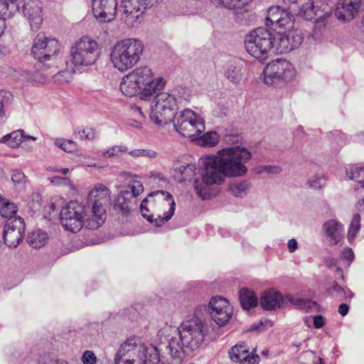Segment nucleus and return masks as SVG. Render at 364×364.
<instances>
[{"label": "nucleus", "mask_w": 364, "mask_h": 364, "mask_svg": "<svg viewBox=\"0 0 364 364\" xmlns=\"http://www.w3.org/2000/svg\"><path fill=\"white\" fill-rule=\"evenodd\" d=\"M171 122L178 134L193 140L205 131L204 120L189 109L175 114Z\"/></svg>", "instance_id": "f8f14e48"}, {"label": "nucleus", "mask_w": 364, "mask_h": 364, "mask_svg": "<svg viewBox=\"0 0 364 364\" xmlns=\"http://www.w3.org/2000/svg\"><path fill=\"white\" fill-rule=\"evenodd\" d=\"M25 231L23 220L20 217L8 219L3 232V238L6 245L16 247L23 240Z\"/></svg>", "instance_id": "f3484780"}, {"label": "nucleus", "mask_w": 364, "mask_h": 364, "mask_svg": "<svg viewBox=\"0 0 364 364\" xmlns=\"http://www.w3.org/2000/svg\"><path fill=\"white\" fill-rule=\"evenodd\" d=\"M230 359L239 364H258L260 358L257 354L250 353L245 343L236 344L229 351Z\"/></svg>", "instance_id": "5701e85b"}, {"label": "nucleus", "mask_w": 364, "mask_h": 364, "mask_svg": "<svg viewBox=\"0 0 364 364\" xmlns=\"http://www.w3.org/2000/svg\"><path fill=\"white\" fill-rule=\"evenodd\" d=\"M326 324V318L321 315L313 317V326L315 328H321Z\"/></svg>", "instance_id": "5fc2aeb1"}, {"label": "nucleus", "mask_w": 364, "mask_h": 364, "mask_svg": "<svg viewBox=\"0 0 364 364\" xmlns=\"http://www.w3.org/2000/svg\"><path fill=\"white\" fill-rule=\"evenodd\" d=\"M286 299L297 309L306 312L309 311L310 309L316 306V303L311 300L294 297L290 294H287Z\"/></svg>", "instance_id": "f704fd0d"}, {"label": "nucleus", "mask_w": 364, "mask_h": 364, "mask_svg": "<svg viewBox=\"0 0 364 364\" xmlns=\"http://www.w3.org/2000/svg\"><path fill=\"white\" fill-rule=\"evenodd\" d=\"M166 336V342L161 344L157 349L165 350L171 356L168 364H180L186 350L198 348L204 340L205 325L198 317L183 321L179 328H171Z\"/></svg>", "instance_id": "7ed1b4c3"}, {"label": "nucleus", "mask_w": 364, "mask_h": 364, "mask_svg": "<svg viewBox=\"0 0 364 364\" xmlns=\"http://www.w3.org/2000/svg\"><path fill=\"white\" fill-rule=\"evenodd\" d=\"M338 311L342 316H345L349 311V306L346 304H341L339 305Z\"/></svg>", "instance_id": "bf43d9fd"}, {"label": "nucleus", "mask_w": 364, "mask_h": 364, "mask_svg": "<svg viewBox=\"0 0 364 364\" xmlns=\"http://www.w3.org/2000/svg\"><path fill=\"white\" fill-rule=\"evenodd\" d=\"M362 0H339L335 14L339 21H350L358 14Z\"/></svg>", "instance_id": "aec40b11"}, {"label": "nucleus", "mask_w": 364, "mask_h": 364, "mask_svg": "<svg viewBox=\"0 0 364 364\" xmlns=\"http://www.w3.org/2000/svg\"><path fill=\"white\" fill-rule=\"evenodd\" d=\"M111 191L102 183L97 184L89 193L87 206L94 219H90L89 225L92 230L97 229L105 221L106 208L110 202Z\"/></svg>", "instance_id": "9b49d317"}, {"label": "nucleus", "mask_w": 364, "mask_h": 364, "mask_svg": "<svg viewBox=\"0 0 364 364\" xmlns=\"http://www.w3.org/2000/svg\"><path fill=\"white\" fill-rule=\"evenodd\" d=\"M326 179L324 176L321 173H317L311 176L308 180L309 186L315 189H320L325 185Z\"/></svg>", "instance_id": "49530a36"}, {"label": "nucleus", "mask_w": 364, "mask_h": 364, "mask_svg": "<svg viewBox=\"0 0 364 364\" xmlns=\"http://www.w3.org/2000/svg\"><path fill=\"white\" fill-rule=\"evenodd\" d=\"M281 171V168L277 166H262L259 168V173L266 172L269 174H279Z\"/></svg>", "instance_id": "603ef678"}, {"label": "nucleus", "mask_w": 364, "mask_h": 364, "mask_svg": "<svg viewBox=\"0 0 364 364\" xmlns=\"http://www.w3.org/2000/svg\"><path fill=\"white\" fill-rule=\"evenodd\" d=\"M4 54H5L4 48H2L0 46V58L2 57L3 55H4Z\"/></svg>", "instance_id": "774afa93"}, {"label": "nucleus", "mask_w": 364, "mask_h": 364, "mask_svg": "<svg viewBox=\"0 0 364 364\" xmlns=\"http://www.w3.org/2000/svg\"><path fill=\"white\" fill-rule=\"evenodd\" d=\"M54 364H69L67 361L65 360H57L54 363Z\"/></svg>", "instance_id": "338daca9"}, {"label": "nucleus", "mask_w": 364, "mask_h": 364, "mask_svg": "<svg viewBox=\"0 0 364 364\" xmlns=\"http://www.w3.org/2000/svg\"><path fill=\"white\" fill-rule=\"evenodd\" d=\"M287 299L274 289L264 291L260 296V305L266 311H274L286 306Z\"/></svg>", "instance_id": "4be33fe9"}, {"label": "nucleus", "mask_w": 364, "mask_h": 364, "mask_svg": "<svg viewBox=\"0 0 364 364\" xmlns=\"http://www.w3.org/2000/svg\"><path fill=\"white\" fill-rule=\"evenodd\" d=\"M90 219H94L91 212L87 211L85 205L77 201H70L60 210V223L66 230L79 232L83 226L89 229Z\"/></svg>", "instance_id": "9d476101"}, {"label": "nucleus", "mask_w": 364, "mask_h": 364, "mask_svg": "<svg viewBox=\"0 0 364 364\" xmlns=\"http://www.w3.org/2000/svg\"><path fill=\"white\" fill-rule=\"evenodd\" d=\"M92 13L100 22H110L117 12V0H92Z\"/></svg>", "instance_id": "a211bd4d"}, {"label": "nucleus", "mask_w": 364, "mask_h": 364, "mask_svg": "<svg viewBox=\"0 0 364 364\" xmlns=\"http://www.w3.org/2000/svg\"><path fill=\"white\" fill-rule=\"evenodd\" d=\"M304 358L314 359L312 362L306 363L304 364H322V359L321 358H317L313 351L309 350L305 352Z\"/></svg>", "instance_id": "864d4df0"}, {"label": "nucleus", "mask_w": 364, "mask_h": 364, "mask_svg": "<svg viewBox=\"0 0 364 364\" xmlns=\"http://www.w3.org/2000/svg\"><path fill=\"white\" fill-rule=\"evenodd\" d=\"M302 41L303 36L299 31L291 30L274 36L269 29L259 27L246 36L245 46L251 56L264 63L273 48L278 53H287L298 48Z\"/></svg>", "instance_id": "f03ea898"}, {"label": "nucleus", "mask_w": 364, "mask_h": 364, "mask_svg": "<svg viewBox=\"0 0 364 364\" xmlns=\"http://www.w3.org/2000/svg\"><path fill=\"white\" fill-rule=\"evenodd\" d=\"M129 154L133 158L144 157L149 159L156 158L157 153L151 149H137L129 152Z\"/></svg>", "instance_id": "37998d69"}, {"label": "nucleus", "mask_w": 364, "mask_h": 364, "mask_svg": "<svg viewBox=\"0 0 364 364\" xmlns=\"http://www.w3.org/2000/svg\"><path fill=\"white\" fill-rule=\"evenodd\" d=\"M346 175L350 180L361 183L364 187V167L352 166L346 170Z\"/></svg>", "instance_id": "4c0bfd02"}, {"label": "nucleus", "mask_w": 364, "mask_h": 364, "mask_svg": "<svg viewBox=\"0 0 364 364\" xmlns=\"http://www.w3.org/2000/svg\"><path fill=\"white\" fill-rule=\"evenodd\" d=\"M304 323L305 325L308 327H311V318L309 316H306L304 318Z\"/></svg>", "instance_id": "0e129e2a"}, {"label": "nucleus", "mask_w": 364, "mask_h": 364, "mask_svg": "<svg viewBox=\"0 0 364 364\" xmlns=\"http://www.w3.org/2000/svg\"><path fill=\"white\" fill-rule=\"evenodd\" d=\"M24 16L33 29L39 28L43 22L42 3L40 0H25L22 7Z\"/></svg>", "instance_id": "412c9836"}, {"label": "nucleus", "mask_w": 364, "mask_h": 364, "mask_svg": "<svg viewBox=\"0 0 364 364\" xmlns=\"http://www.w3.org/2000/svg\"><path fill=\"white\" fill-rule=\"evenodd\" d=\"M128 151V148L122 145L112 146L107 150L101 151V155L105 158H112L120 156Z\"/></svg>", "instance_id": "79ce46f5"}, {"label": "nucleus", "mask_w": 364, "mask_h": 364, "mask_svg": "<svg viewBox=\"0 0 364 364\" xmlns=\"http://www.w3.org/2000/svg\"><path fill=\"white\" fill-rule=\"evenodd\" d=\"M69 171V169L67 168H59V173H62L63 175H66Z\"/></svg>", "instance_id": "69168bd1"}, {"label": "nucleus", "mask_w": 364, "mask_h": 364, "mask_svg": "<svg viewBox=\"0 0 364 364\" xmlns=\"http://www.w3.org/2000/svg\"><path fill=\"white\" fill-rule=\"evenodd\" d=\"M153 77L154 73L149 66H139L122 77L119 89L125 96H135Z\"/></svg>", "instance_id": "4468645a"}, {"label": "nucleus", "mask_w": 364, "mask_h": 364, "mask_svg": "<svg viewBox=\"0 0 364 364\" xmlns=\"http://www.w3.org/2000/svg\"><path fill=\"white\" fill-rule=\"evenodd\" d=\"M56 146L68 153H73L77 150V144L74 141L58 138L54 140Z\"/></svg>", "instance_id": "58836bf2"}, {"label": "nucleus", "mask_w": 364, "mask_h": 364, "mask_svg": "<svg viewBox=\"0 0 364 364\" xmlns=\"http://www.w3.org/2000/svg\"><path fill=\"white\" fill-rule=\"evenodd\" d=\"M195 166L193 164L181 165L176 168V171L181 175V180L186 181L193 174Z\"/></svg>", "instance_id": "a18cd8bd"}, {"label": "nucleus", "mask_w": 364, "mask_h": 364, "mask_svg": "<svg viewBox=\"0 0 364 364\" xmlns=\"http://www.w3.org/2000/svg\"><path fill=\"white\" fill-rule=\"evenodd\" d=\"M18 0H0V18L4 21L18 11Z\"/></svg>", "instance_id": "c756f323"}, {"label": "nucleus", "mask_w": 364, "mask_h": 364, "mask_svg": "<svg viewBox=\"0 0 364 364\" xmlns=\"http://www.w3.org/2000/svg\"><path fill=\"white\" fill-rule=\"evenodd\" d=\"M11 179L16 187L23 188L26 183V176L20 170H15L13 172Z\"/></svg>", "instance_id": "09e8293b"}, {"label": "nucleus", "mask_w": 364, "mask_h": 364, "mask_svg": "<svg viewBox=\"0 0 364 364\" xmlns=\"http://www.w3.org/2000/svg\"><path fill=\"white\" fill-rule=\"evenodd\" d=\"M66 178H62V177H53L50 178V182L54 184H58L63 181H66Z\"/></svg>", "instance_id": "680f3d73"}, {"label": "nucleus", "mask_w": 364, "mask_h": 364, "mask_svg": "<svg viewBox=\"0 0 364 364\" xmlns=\"http://www.w3.org/2000/svg\"><path fill=\"white\" fill-rule=\"evenodd\" d=\"M159 361L157 349L135 337L122 343L114 358V364H158Z\"/></svg>", "instance_id": "39448f33"}, {"label": "nucleus", "mask_w": 364, "mask_h": 364, "mask_svg": "<svg viewBox=\"0 0 364 364\" xmlns=\"http://www.w3.org/2000/svg\"><path fill=\"white\" fill-rule=\"evenodd\" d=\"M60 46L57 40L39 33L33 39L31 53L38 60L35 70H26L23 77L31 82H44L49 76L55 73L54 64L60 51Z\"/></svg>", "instance_id": "20e7f679"}, {"label": "nucleus", "mask_w": 364, "mask_h": 364, "mask_svg": "<svg viewBox=\"0 0 364 364\" xmlns=\"http://www.w3.org/2000/svg\"><path fill=\"white\" fill-rule=\"evenodd\" d=\"M252 158L251 153L241 146H233L218 151L215 156L203 160L201 178L194 182L198 196L203 200L211 196L210 186L224 181V177H241L247 172L245 166Z\"/></svg>", "instance_id": "f257e3e1"}, {"label": "nucleus", "mask_w": 364, "mask_h": 364, "mask_svg": "<svg viewBox=\"0 0 364 364\" xmlns=\"http://www.w3.org/2000/svg\"><path fill=\"white\" fill-rule=\"evenodd\" d=\"M144 50V43L137 38L121 40L112 47L110 61L115 69L124 73L139 63Z\"/></svg>", "instance_id": "423d86ee"}, {"label": "nucleus", "mask_w": 364, "mask_h": 364, "mask_svg": "<svg viewBox=\"0 0 364 364\" xmlns=\"http://www.w3.org/2000/svg\"><path fill=\"white\" fill-rule=\"evenodd\" d=\"M225 75L231 82L238 84L242 79V68L239 65H230L225 71Z\"/></svg>", "instance_id": "e433bc0d"}, {"label": "nucleus", "mask_w": 364, "mask_h": 364, "mask_svg": "<svg viewBox=\"0 0 364 364\" xmlns=\"http://www.w3.org/2000/svg\"><path fill=\"white\" fill-rule=\"evenodd\" d=\"M208 311L211 319L219 326L229 323L233 315V306L225 297L212 296L208 305Z\"/></svg>", "instance_id": "2eb2a0df"}, {"label": "nucleus", "mask_w": 364, "mask_h": 364, "mask_svg": "<svg viewBox=\"0 0 364 364\" xmlns=\"http://www.w3.org/2000/svg\"><path fill=\"white\" fill-rule=\"evenodd\" d=\"M328 290L333 293H336L338 296H341L342 294H346V291L344 288L338 285L336 282H333L332 286L328 289Z\"/></svg>", "instance_id": "4d7b16f0"}, {"label": "nucleus", "mask_w": 364, "mask_h": 364, "mask_svg": "<svg viewBox=\"0 0 364 364\" xmlns=\"http://www.w3.org/2000/svg\"><path fill=\"white\" fill-rule=\"evenodd\" d=\"M129 188H130V197L133 199L136 198L144 191V186L139 181L133 180L129 183Z\"/></svg>", "instance_id": "de8ad7c7"}, {"label": "nucleus", "mask_w": 364, "mask_h": 364, "mask_svg": "<svg viewBox=\"0 0 364 364\" xmlns=\"http://www.w3.org/2000/svg\"><path fill=\"white\" fill-rule=\"evenodd\" d=\"M129 190L122 191L117 197L114 203V208L121 211L123 214H127L132 203V198L130 197Z\"/></svg>", "instance_id": "c85d7f7f"}, {"label": "nucleus", "mask_w": 364, "mask_h": 364, "mask_svg": "<svg viewBox=\"0 0 364 364\" xmlns=\"http://www.w3.org/2000/svg\"><path fill=\"white\" fill-rule=\"evenodd\" d=\"M17 212V206L8 199L0 196V213L3 218L14 219Z\"/></svg>", "instance_id": "72a5a7b5"}, {"label": "nucleus", "mask_w": 364, "mask_h": 364, "mask_svg": "<svg viewBox=\"0 0 364 364\" xmlns=\"http://www.w3.org/2000/svg\"><path fill=\"white\" fill-rule=\"evenodd\" d=\"M101 55V47L90 36H82L72 46L70 60L77 68L94 65Z\"/></svg>", "instance_id": "1a4fd4ad"}, {"label": "nucleus", "mask_w": 364, "mask_h": 364, "mask_svg": "<svg viewBox=\"0 0 364 364\" xmlns=\"http://www.w3.org/2000/svg\"><path fill=\"white\" fill-rule=\"evenodd\" d=\"M239 299L242 307L245 310L254 308L258 304V298L256 294L246 288L240 289Z\"/></svg>", "instance_id": "cd10ccee"}, {"label": "nucleus", "mask_w": 364, "mask_h": 364, "mask_svg": "<svg viewBox=\"0 0 364 364\" xmlns=\"http://www.w3.org/2000/svg\"><path fill=\"white\" fill-rule=\"evenodd\" d=\"M218 8L226 9H243L251 0H210Z\"/></svg>", "instance_id": "2f4dec72"}, {"label": "nucleus", "mask_w": 364, "mask_h": 364, "mask_svg": "<svg viewBox=\"0 0 364 364\" xmlns=\"http://www.w3.org/2000/svg\"><path fill=\"white\" fill-rule=\"evenodd\" d=\"M293 15L279 6L270 7L266 17L267 25H275L279 27H291L293 24Z\"/></svg>", "instance_id": "b1692460"}, {"label": "nucleus", "mask_w": 364, "mask_h": 364, "mask_svg": "<svg viewBox=\"0 0 364 364\" xmlns=\"http://www.w3.org/2000/svg\"><path fill=\"white\" fill-rule=\"evenodd\" d=\"M360 228V216L359 214H354L348 232V239L350 242L353 241Z\"/></svg>", "instance_id": "ea45409f"}, {"label": "nucleus", "mask_w": 364, "mask_h": 364, "mask_svg": "<svg viewBox=\"0 0 364 364\" xmlns=\"http://www.w3.org/2000/svg\"><path fill=\"white\" fill-rule=\"evenodd\" d=\"M77 133L82 140L92 141L95 138V130L91 127L78 128Z\"/></svg>", "instance_id": "c03bdc74"}, {"label": "nucleus", "mask_w": 364, "mask_h": 364, "mask_svg": "<svg viewBox=\"0 0 364 364\" xmlns=\"http://www.w3.org/2000/svg\"><path fill=\"white\" fill-rule=\"evenodd\" d=\"M156 0H122L119 13L129 24L140 20L145 11L154 6Z\"/></svg>", "instance_id": "dca6fc26"}, {"label": "nucleus", "mask_w": 364, "mask_h": 364, "mask_svg": "<svg viewBox=\"0 0 364 364\" xmlns=\"http://www.w3.org/2000/svg\"><path fill=\"white\" fill-rule=\"evenodd\" d=\"M14 97L10 92L0 91V121L4 122L9 117V107Z\"/></svg>", "instance_id": "7c9ffc66"}, {"label": "nucleus", "mask_w": 364, "mask_h": 364, "mask_svg": "<svg viewBox=\"0 0 364 364\" xmlns=\"http://www.w3.org/2000/svg\"><path fill=\"white\" fill-rule=\"evenodd\" d=\"M184 89L174 91L173 94L161 92L154 97V105L151 106L150 113L151 119L159 125L167 124L172 121L174 117V110L178 103L188 101L189 95H186Z\"/></svg>", "instance_id": "0eeeda50"}, {"label": "nucleus", "mask_w": 364, "mask_h": 364, "mask_svg": "<svg viewBox=\"0 0 364 364\" xmlns=\"http://www.w3.org/2000/svg\"><path fill=\"white\" fill-rule=\"evenodd\" d=\"M48 237L46 232L37 230L28 236V242L33 248H40L45 245Z\"/></svg>", "instance_id": "473e14b6"}, {"label": "nucleus", "mask_w": 364, "mask_h": 364, "mask_svg": "<svg viewBox=\"0 0 364 364\" xmlns=\"http://www.w3.org/2000/svg\"><path fill=\"white\" fill-rule=\"evenodd\" d=\"M6 28V23L3 19L0 18V37L4 33Z\"/></svg>", "instance_id": "e2e57ef3"}, {"label": "nucleus", "mask_w": 364, "mask_h": 364, "mask_svg": "<svg viewBox=\"0 0 364 364\" xmlns=\"http://www.w3.org/2000/svg\"><path fill=\"white\" fill-rule=\"evenodd\" d=\"M28 140L35 141L37 140V137L26 134L23 129H18L4 135L0 139V142L14 149L18 148L22 143Z\"/></svg>", "instance_id": "393cba45"}, {"label": "nucleus", "mask_w": 364, "mask_h": 364, "mask_svg": "<svg viewBox=\"0 0 364 364\" xmlns=\"http://www.w3.org/2000/svg\"><path fill=\"white\" fill-rule=\"evenodd\" d=\"M342 257L344 259L348 262V264L349 265L350 263L353 260L355 256L351 248L346 247L342 252Z\"/></svg>", "instance_id": "6e6d98bb"}, {"label": "nucleus", "mask_w": 364, "mask_h": 364, "mask_svg": "<svg viewBox=\"0 0 364 364\" xmlns=\"http://www.w3.org/2000/svg\"><path fill=\"white\" fill-rule=\"evenodd\" d=\"M56 81L68 82L71 80L72 75L69 71H59L54 75Z\"/></svg>", "instance_id": "3c124183"}, {"label": "nucleus", "mask_w": 364, "mask_h": 364, "mask_svg": "<svg viewBox=\"0 0 364 364\" xmlns=\"http://www.w3.org/2000/svg\"><path fill=\"white\" fill-rule=\"evenodd\" d=\"M154 196L156 197L157 201L155 210L150 213L149 208L146 206L149 200L145 198L141 203L140 211L148 221L159 227L171 220L175 211L176 203L173 196L164 191H154L149 195V198Z\"/></svg>", "instance_id": "6e6552de"}, {"label": "nucleus", "mask_w": 364, "mask_h": 364, "mask_svg": "<svg viewBox=\"0 0 364 364\" xmlns=\"http://www.w3.org/2000/svg\"><path fill=\"white\" fill-rule=\"evenodd\" d=\"M198 144L203 146H213L218 144L219 136L217 132H210L201 136L200 138L196 137Z\"/></svg>", "instance_id": "a19ab883"}, {"label": "nucleus", "mask_w": 364, "mask_h": 364, "mask_svg": "<svg viewBox=\"0 0 364 364\" xmlns=\"http://www.w3.org/2000/svg\"><path fill=\"white\" fill-rule=\"evenodd\" d=\"M323 228L333 245L337 244L343 238V228L337 220H330L326 221L323 225Z\"/></svg>", "instance_id": "bb28decb"}, {"label": "nucleus", "mask_w": 364, "mask_h": 364, "mask_svg": "<svg viewBox=\"0 0 364 364\" xmlns=\"http://www.w3.org/2000/svg\"><path fill=\"white\" fill-rule=\"evenodd\" d=\"M250 188V182L242 181L232 183L230 186V191L236 197H243L247 195Z\"/></svg>", "instance_id": "c9c22d12"}, {"label": "nucleus", "mask_w": 364, "mask_h": 364, "mask_svg": "<svg viewBox=\"0 0 364 364\" xmlns=\"http://www.w3.org/2000/svg\"><path fill=\"white\" fill-rule=\"evenodd\" d=\"M288 250L289 252H294L298 248V243L295 239H291L287 243Z\"/></svg>", "instance_id": "13d9d810"}, {"label": "nucleus", "mask_w": 364, "mask_h": 364, "mask_svg": "<svg viewBox=\"0 0 364 364\" xmlns=\"http://www.w3.org/2000/svg\"><path fill=\"white\" fill-rule=\"evenodd\" d=\"M165 83L166 81L163 77H159L154 79L153 77L151 78V80L147 82L144 86L141 88L139 92L140 98L144 100H150L155 94L163 90Z\"/></svg>", "instance_id": "a878e982"}, {"label": "nucleus", "mask_w": 364, "mask_h": 364, "mask_svg": "<svg viewBox=\"0 0 364 364\" xmlns=\"http://www.w3.org/2000/svg\"><path fill=\"white\" fill-rule=\"evenodd\" d=\"M82 362L83 364H96L97 357L91 350H85L82 355Z\"/></svg>", "instance_id": "8fccbe9b"}, {"label": "nucleus", "mask_w": 364, "mask_h": 364, "mask_svg": "<svg viewBox=\"0 0 364 364\" xmlns=\"http://www.w3.org/2000/svg\"><path fill=\"white\" fill-rule=\"evenodd\" d=\"M346 291V294H342L341 296L344 297L346 299H351L354 296V294L349 289H345Z\"/></svg>", "instance_id": "052dcab7"}, {"label": "nucleus", "mask_w": 364, "mask_h": 364, "mask_svg": "<svg viewBox=\"0 0 364 364\" xmlns=\"http://www.w3.org/2000/svg\"><path fill=\"white\" fill-rule=\"evenodd\" d=\"M282 1L288 5L291 12L307 21L314 19L318 15L313 0H282Z\"/></svg>", "instance_id": "6ab92c4d"}, {"label": "nucleus", "mask_w": 364, "mask_h": 364, "mask_svg": "<svg viewBox=\"0 0 364 364\" xmlns=\"http://www.w3.org/2000/svg\"><path fill=\"white\" fill-rule=\"evenodd\" d=\"M263 75L265 84L276 87L280 82H287L294 79L296 71L290 61L277 59L265 66Z\"/></svg>", "instance_id": "ddd939ff"}]
</instances>
